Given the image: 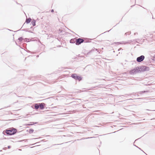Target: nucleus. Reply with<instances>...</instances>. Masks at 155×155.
Returning a JSON list of instances; mask_svg holds the SVG:
<instances>
[{
  "mask_svg": "<svg viewBox=\"0 0 155 155\" xmlns=\"http://www.w3.org/2000/svg\"><path fill=\"white\" fill-rule=\"evenodd\" d=\"M5 133L7 134L12 135L15 134L17 132L16 129L14 128H10L9 129H7L5 131Z\"/></svg>",
  "mask_w": 155,
  "mask_h": 155,
  "instance_id": "nucleus-1",
  "label": "nucleus"
},
{
  "mask_svg": "<svg viewBox=\"0 0 155 155\" xmlns=\"http://www.w3.org/2000/svg\"><path fill=\"white\" fill-rule=\"evenodd\" d=\"M71 77L79 81H81L82 79V78L80 76L76 74H72L71 75Z\"/></svg>",
  "mask_w": 155,
  "mask_h": 155,
  "instance_id": "nucleus-2",
  "label": "nucleus"
},
{
  "mask_svg": "<svg viewBox=\"0 0 155 155\" xmlns=\"http://www.w3.org/2000/svg\"><path fill=\"white\" fill-rule=\"evenodd\" d=\"M84 41V40L83 39L80 38H78L76 40V44L78 45H79L81 43H83Z\"/></svg>",
  "mask_w": 155,
  "mask_h": 155,
  "instance_id": "nucleus-3",
  "label": "nucleus"
},
{
  "mask_svg": "<svg viewBox=\"0 0 155 155\" xmlns=\"http://www.w3.org/2000/svg\"><path fill=\"white\" fill-rule=\"evenodd\" d=\"M144 58V56L143 55H141L140 56L138 57L137 58V60L138 62H140L143 61Z\"/></svg>",
  "mask_w": 155,
  "mask_h": 155,
  "instance_id": "nucleus-4",
  "label": "nucleus"
},
{
  "mask_svg": "<svg viewBox=\"0 0 155 155\" xmlns=\"http://www.w3.org/2000/svg\"><path fill=\"white\" fill-rule=\"evenodd\" d=\"M40 108L41 109H42L44 108V106L45 105V104L44 103H41L39 104Z\"/></svg>",
  "mask_w": 155,
  "mask_h": 155,
  "instance_id": "nucleus-5",
  "label": "nucleus"
},
{
  "mask_svg": "<svg viewBox=\"0 0 155 155\" xmlns=\"http://www.w3.org/2000/svg\"><path fill=\"white\" fill-rule=\"evenodd\" d=\"M27 132L30 134H31L33 133L34 130L32 129H30L27 130Z\"/></svg>",
  "mask_w": 155,
  "mask_h": 155,
  "instance_id": "nucleus-6",
  "label": "nucleus"
},
{
  "mask_svg": "<svg viewBox=\"0 0 155 155\" xmlns=\"http://www.w3.org/2000/svg\"><path fill=\"white\" fill-rule=\"evenodd\" d=\"M137 72V70L136 69H134L133 70H132L130 71V74H133L134 73H135Z\"/></svg>",
  "mask_w": 155,
  "mask_h": 155,
  "instance_id": "nucleus-7",
  "label": "nucleus"
},
{
  "mask_svg": "<svg viewBox=\"0 0 155 155\" xmlns=\"http://www.w3.org/2000/svg\"><path fill=\"white\" fill-rule=\"evenodd\" d=\"M31 19L30 18H27L26 20V22L27 23H28L31 22Z\"/></svg>",
  "mask_w": 155,
  "mask_h": 155,
  "instance_id": "nucleus-8",
  "label": "nucleus"
},
{
  "mask_svg": "<svg viewBox=\"0 0 155 155\" xmlns=\"http://www.w3.org/2000/svg\"><path fill=\"white\" fill-rule=\"evenodd\" d=\"M39 107V104H36L35 105V109H38Z\"/></svg>",
  "mask_w": 155,
  "mask_h": 155,
  "instance_id": "nucleus-9",
  "label": "nucleus"
},
{
  "mask_svg": "<svg viewBox=\"0 0 155 155\" xmlns=\"http://www.w3.org/2000/svg\"><path fill=\"white\" fill-rule=\"evenodd\" d=\"M32 24L33 25V26H35V21H32Z\"/></svg>",
  "mask_w": 155,
  "mask_h": 155,
  "instance_id": "nucleus-10",
  "label": "nucleus"
},
{
  "mask_svg": "<svg viewBox=\"0 0 155 155\" xmlns=\"http://www.w3.org/2000/svg\"><path fill=\"white\" fill-rule=\"evenodd\" d=\"M19 40H20V41H21L22 40V39L21 38H19Z\"/></svg>",
  "mask_w": 155,
  "mask_h": 155,
  "instance_id": "nucleus-11",
  "label": "nucleus"
},
{
  "mask_svg": "<svg viewBox=\"0 0 155 155\" xmlns=\"http://www.w3.org/2000/svg\"><path fill=\"white\" fill-rule=\"evenodd\" d=\"M33 124H28V125H32Z\"/></svg>",
  "mask_w": 155,
  "mask_h": 155,
  "instance_id": "nucleus-12",
  "label": "nucleus"
},
{
  "mask_svg": "<svg viewBox=\"0 0 155 155\" xmlns=\"http://www.w3.org/2000/svg\"><path fill=\"white\" fill-rule=\"evenodd\" d=\"M53 10H52V12H53Z\"/></svg>",
  "mask_w": 155,
  "mask_h": 155,
  "instance_id": "nucleus-13",
  "label": "nucleus"
}]
</instances>
